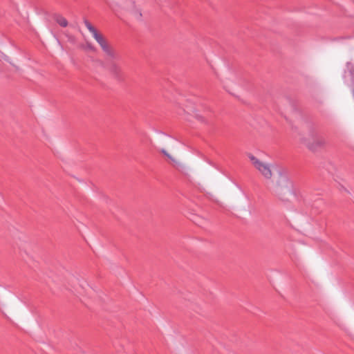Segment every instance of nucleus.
<instances>
[{
	"mask_svg": "<svg viewBox=\"0 0 354 354\" xmlns=\"http://www.w3.org/2000/svg\"><path fill=\"white\" fill-rule=\"evenodd\" d=\"M308 136L302 139L304 145L312 152L323 149L326 145L324 133L313 124H308Z\"/></svg>",
	"mask_w": 354,
	"mask_h": 354,
	"instance_id": "nucleus-1",
	"label": "nucleus"
},
{
	"mask_svg": "<svg viewBox=\"0 0 354 354\" xmlns=\"http://www.w3.org/2000/svg\"><path fill=\"white\" fill-rule=\"evenodd\" d=\"M274 192L283 201H288L286 195L292 193V183L290 180L286 171H279L278 179L274 187Z\"/></svg>",
	"mask_w": 354,
	"mask_h": 354,
	"instance_id": "nucleus-2",
	"label": "nucleus"
},
{
	"mask_svg": "<svg viewBox=\"0 0 354 354\" xmlns=\"http://www.w3.org/2000/svg\"><path fill=\"white\" fill-rule=\"evenodd\" d=\"M103 51L111 58L113 59H118L120 56L118 53H116L108 44L106 42L104 45L101 46Z\"/></svg>",
	"mask_w": 354,
	"mask_h": 354,
	"instance_id": "nucleus-3",
	"label": "nucleus"
},
{
	"mask_svg": "<svg viewBox=\"0 0 354 354\" xmlns=\"http://www.w3.org/2000/svg\"><path fill=\"white\" fill-rule=\"evenodd\" d=\"M256 169H258L265 178H270L272 177V171L270 167L263 162H261V166H258Z\"/></svg>",
	"mask_w": 354,
	"mask_h": 354,
	"instance_id": "nucleus-4",
	"label": "nucleus"
},
{
	"mask_svg": "<svg viewBox=\"0 0 354 354\" xmlns=\"http://www.w3.org/2000/svg\"><path fill=\"white\" fill-rule=\"evenodd\" d=\"M109 71L118 80H121V70L120 67L114 62H111L109 66Z\"/></svg>",
	"mask_w": 354,
	"mask_h": 354,
	"instance_id": "nucleus-5",
	"label": "nucleus"
},
{
	"mask_svg": "<svg viewBox=\"0 0 354 354\" xmlns=\"http://www.w3.org/2000/svg\"><path fill=\"white\" fill-rule=\"evenodd\" d=\"M54 19L62 27H66L68 26V21L62 15L59 14L54 15Z\"/></svg>",
	"mask_w": 354,
	"mask_h": 354,
	"instance_id": "nucleus-6",
	"label": "nucleus"
},
{
	"mask_svg": "<svg viewBox=\"0 0 354 354\" xmlns=\"http://www.w3.org/2000/svg\"><path fill=\"white\" fill-rule=\"evenodd\" d=\"M95 39L97 41V42L100 44V46L104 45L106 41L104 38V37L100 34L98 32H95V34L93 35Z\"/></svg>",
	"mask_w": 354,
	"mask_h": 354,
	"instance_id": "nucleus-7",
	"label": "nucleus"
},
{
	"mask_svg": "<svg viewBox=\"0 0 354 354\" xmlns=\"http://www.w3.org/2000/svg\"><path fill=\"white\" fill-rule=\"evenodd\" d=\"M248 158L252 162V165L254 166L255 168H257L258 166H261V161H260L258 158H257L254 156H253L252 153L248 154Z\"/></svg>",
	"mask_w": 354,
	"mask_h": 354,
	"instance_id": "nucleus-8",
	"label": "nucleus"
},
{
	"mask_svg": "<svg viewBox=\"0 0 354 354\" xmlns=\"http://www.w3.org/2000/svg\"><path fill=\"white\" fill-rule=\"evenodd\" d=\"M84 23L88 30L93 34V35L95 34V32H97L96 28L86 19H84Z\"/></svg>",
	"mask_w": 354,
	"mask_h": 354,
	"instance_id": "nucleus-9",
	"label": "nucleus"
},
{
	"mask_svg": "<svg viewBox=\"0 0 354 354\" xmlns=\"http://www.w3.org/2000/svg\"><path fill=\"white\" fill-rule=\"evenodd\" d=\"M160 152L164 154L166 157L170 159L172 161H174V159L167 152V151L164 149H161Z\"/></svg>",
	"mask_w": 354,
	"mask_h": 354,
	"instance_id": "nucleus-10",
	"label": "nucleus"
},
{
	"mask_svg": "<svg viewBox=\"0 0 354 354\" xmlns=\"http://www.w3.org/2000/svg\"><path fill=\"white\" fill-rule=\"evenodd\" d=\"M196 118L198 121H200L201 122H204V123H205V122H206L205 119V118H204V117H203L202 115H198V114H196Z\"/></svg>",
	"mask_w": 354,
	"mask_h": 354,
	"instance_id": "nucleus-11",
	"label": "nucleus"
},
{
	"mask_svg": "<svg viewBox=\"0 0 354 354\" xmlns=\"http://www.w3.org/2000/svg\"><path fill=\"white\" fill-rule=\"evenodd\" d=\"M139 17H142V13L141 12H139Z\"/></svg>",
	"mask_w": 354,
	"mask_h": 354,
	"instance_id": "nucleus-12",
	"label": "nucleus"
}]
</instances>
